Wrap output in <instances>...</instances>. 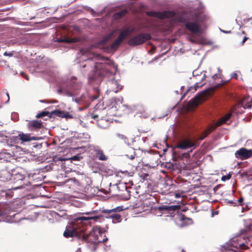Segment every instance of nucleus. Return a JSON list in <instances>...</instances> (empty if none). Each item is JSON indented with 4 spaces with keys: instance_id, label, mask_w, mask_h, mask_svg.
Listing matches in <instances>:
<instances>
[{
    "instance_id": "obj_1",
    "label": "nucleus",
    "mask_w": 252,
    "mask_h": 252,
    "mask_svg": "<svg viewBox=\"0 0 252 252\" xmlns=\"http://www.w3.org/2000/svg\"><path fill=\"white\" fill-rule=\"evenodd\" d=\"M209 19L208 15L199 11H190L186 15H182L179 18V21L185 24L186 28L193 33L200 32L201 27L199 23L207 21Z\"/></svg>"
},
{
    "instance_id": "obj_2",
    "label": "nucleus",
    "mask_w": 252,
    "mask_h": 252,
    "mask_svg": "<svg viewBox=\"0 0 252 252\" xmlns=\"http://www.w3.org/2000/svg\"><path fill=\"white\" fill-rule=\"evenodd\" d=\"M99 219L98 216L81 217L75 218L71 223L66 226L63 234V236L66 238L76 237L79 239L81 233L89 226L88 221L90 220H96Z\"/></svg>"
},
{
    "instance_id": "obj_3",
    "label": "nucleus",
    "mask_w": 252,
    "mask_h": 252,
    "mask_svg": "<svg viewBox=\"0 0 252 252\" xmlns=\"http://www.w3.org/2000/svg\"><path fill=\"white\" fill-rule=\"evenodd\" d=\"M87 228L83 231L79 236V239L92 246L93 251H94L97 244L101 242H105L108 240L107 238H102L103 233L100 227L94 228L89 233L86 232Z\"/></svg>"
},
{
    "instance_id": "obj_4",
    "label": "nucleus",
    "mask_w": 252,
    "mask_h": 252,
    "mask_svg": "<svg viewBox=\"0 0 252 252\" xmlns=\"http://www.w3.org/2000/svg\"><path fill=\"white\" fill-rule=\"evenodd\" d=\"M226 82H223L222 83H218L199 93L189 101V105L190 107L191 108L196 107L202 101L206 100L208 96L212 95L217 89L221 87Z\"/></svg>"
},
{
    "instance_id": "obj_5",
    "label": "nucleus",
    "mask_w": 252,
    "mask_h": 252,
    "mask_svg": "<svg viewBox=\"0 0 252 252\" xmlns=\"http://www.w3.org/2000/svg\"><path fill=\"white\" fill-rule=\"evenodd\" d=\"M151 38V36L149 33L144 32L141 33L131 38L128 40V44L131 46L139 45L149 40Z\"/></svg>"
},
{
    "instance_id": "obj_6",
    "label": "nucleus",
    "mask_w": 252,
    "mask_h": 252,
    "mask_svg": "<svg viewBox=\"0 0 252 252\" xmlns=\"http://www.w3.org/2000/svg\"><path fill=\"white\" fill-rule=\"evenodd\" d=\"M197 144L195 141H193L189 137H186L179 141L175 146V148L182 150H186L190 148H193V149H194L197 147Z\"/></svg>"
},
{
    "instance_id": "obj_7",
    "label": "nucleus",
    "mask_w": 252,
    "mask_h": 252,
    "mask_svg": "<svg viewBox=\"0 0 252 252\" xmlns=\"http://www.w3.org/2000/svg\"><path fill=\"white\" fill-rule=\"evenodd\" d=\"M146 14L149 16L156 17L160 19L173 18L176 15L174 11H164L163 12L151 11L147 12Z\"/></svg>"
},
{
    "instance_id": "obj_8",
    "label": "nucleus",
    "mask_w": 252,
    "mask_h": 252,
    "mask_svg": "<svg viewBox=\"0 0 252 252\" xmlns=\"http://www.w3.org/2000/svg\"><path fill=\"white\" fill-rule=\"evenodd\" d=\"M244 108H251L252 106V99L250 96H247L243 98L240 104H237L233 108V112L237 114L241 113V112L239 110L241 108V107Z\"/></svg>"
},
{
    "instance_id": "obj_9",
    "label": "nucleus",
    "mask_w": 252,
    "mask_h": 252,
    "mask_svg": "<svg viewBox=\"0 0 252 252\" xmlns=\"http://www.w3.org/2000/svg\"><path fill=\"white\" fill-rule=\"evenodd\" d=\"M123 206H119L115 208L110 210H103L102 212L105 214H110L109 217L113 219V220H116L117 222H120L122 220L121 216L117 214V212H119L124 210Z\"/></svg>"
},
{
    "instance_id": "obj_10",
    "label": "nucleus",
    "mask_w": 252,
    "mask_h": 252,
    "mask_svg": "<svg viewBox=\"0 0 252 252\" xmlns=\"http://www.w3.org/2000/svg\"><path fill=\"white\" fill-rule=\"evenodd\" d=\"M235 157L241 160L247 159L252 156V150H248L244 148H240L235 153Z\"/></svg>"
},
{
    "instance_id": "obj_11",
    "label": "nucleus",
    "mask_w": 252,
    "mask_h": 252,
    "mask_svg": "<svg viewBox=\"0 0 252 252\" xmlns=\"http://www.w3.org/2000/svg\"><path fill=\"white\" fill-rule=\"evenodd\" d=\"M244 239L242 236L236 237L231 241V245L237 249L246 250L248 247L244 244Z\"/></svg>"
},
{
    "instance_id": "obj_12",
    "label": "nucleus",
    "mask_w": 252,
    "mask_h": 252,
    "mask_svg": "<svg viewBox=\"0 0 252 252\" xmlns=\"http://www.w3.org/2000/svg\"><path fill=\"white\" fill-rule=\"evenodd\" d=\"M180 209L181 206L180 205H162L158 207V210L162 213L166 212L171 215L174 214L175 211L179 210Z\"/></svg>"
},
{
    "instance_id": "obj_13",
    "label": "nucleus",
    "mask_w": 252,
    "mask_h": 252,
    "mask_svg": "<svg viewBox=\"0 0 252 252\" xmlns=\"http://www.w3.org/2000/svg\"><path fill=\"white\" fill-rule=\"evenodd\" d=\"M50 115H52V116L54 115L60 118H65L66 119L73 118V116L70 114L69 112L64 111H61L58 109L53 111L51 113Z\"/></svg>"
},
{
    "instance_id": "obj_14",
    "label": "nucleus",
    "mask_w": 252,
    "mask_h": 252,
    "mask_svg": "<svg viewBox=\"0 0 252 252\" xmlns=\"http://www.w3.org/2000/svg\"><path fill=\"white\" fill-rule=\"evenodd\" d=\"M217 127L215 124L209 125L207 128L201 133V134L198 138V140H203L204 138L207 137L208 136V135L210 134L212 131L215 130Z\"/></svg>"
},
{
    "instance_id": "obj_15",
    "label": "nucleus",
    "mask_w": 252,
    "mask_h": 252,
    "mask_svg": "<svg viewBox=\"0 0 252 252\" xmlns=\"http://www.w3.org/2000/svg\"><path fill=\"white\" fill-rule=\"evenodd\" d=\"M109 89L107 91L110 92L117 93L122 89V86L119 85L115 80L109 81L108 82Z\"/></svg>"
},
{
    "instance_id": "obj_16",
    "label": "nucleus",
    "mask_w": 252,
    "mask_h": 252,
    "mask_svg": "<svg viewBox=\"0 0 252 252\" xmlns=\"http://www.w3.org/2000/svg\"><path fill=\"white\" fill-rule=\"evenodd\" d=\"M41 121L32 120L30 121L28 124V127L31 130H37L42 127Z\"/></svg>"
},
{
    "instance_id": "obj_17",
    "label": "nucleus",
    "mask_w": 252,
    "mask_h": 252,
    "mask_svg": "<svg viewBox=\"0 0 252 252\" xmlns=\"http://www.w3.org/2000/svg\"><path fill=\"white\" fill-rule=\"evenodd\" d=\"M19 134L22 144H24L26 142H30L32 140H35L36 139L35 137L31 136V134L30 133H24L20 132Z\"/></svg>"
},
{
    "instance_id": "obj_18",
    "label": "nucleus",
    "mask_w": 252,
    "mask_h": 252,
    "mask_svg": "<svg viewBox=\"0 0 252 252\" xmlns=\"http://www.w3.org/2000/svg\"><path fill=\"white\" fill-rule=\"evenodd\" d=\"M94 152L95 153L96 158L99 160L102 161H105L107 160L108 157L104 154L103 151L100 148L98 147L95 148L94 149Z\"/></svg>"
},
{
    "instance_id": "obj_19",
    "label": "nucleus",
    "mask_w": 252,
    "mask_h": 252,
    "mask_svg": "<svg viewBox=\"0 0 252 252\" xmlns=\"http://www.w3.org/2000/svg\"><path fill=\"white\" fill-rule=\"evenodd\" d=\"M132 32V29L129 28H126L124 30L122 31L118 37L117 38L121 42L125 39L131 32Z\"/></svg>"
},
{
    "instance_id": "obj_20",
    "label": "nucleus",
    "mask_w": 252,
    "mask_h": 252,
    "mask_svg": "<svg viewBox=\"0 0 252 252\" xmlns=\"http://www.w3.org/2000/svg\"><path fill=\"white\" fill-rule=\"evenodd\" d=\"M111 122L106 119L102 118L98 120L97 122V126L103 129H106L109 127Z\"/></svg>"
},
{
    "instance_id": "obj_21",
    "label": "nucleus",
    "mask_w": 252,
    "mask_h": 252,
    "mask_svg": "<svg viewBox=\"0 0 252 252\" xmlns=\"http://www.w3.org/2000/svg\"><path fill=\"white\" fill-rule=\"evenodd\" d=\"M124 190L121 191L119 195L122 199L126 200L129 199L130 197V191L128 190L126 186H124Z\"/></svg>"
},
{
    "instance_id": "obj_22",
    "label": "nucleus",
    "mask_w": 252,
    "mask_h": 252,
    "mask_svg": "<svg viewBox=\"0 0 252 252\" xmlns=\"http://www.w3.org/2000/svg\"><path fill=\"white\" fill-rule=\"evenodd\" d=\"M232 116L231 113H228L224 117H223L220 120L217 121V122L215 124L217 127L220 126L222 124L226 123L227 121H228Z\"/></svg>"
},
{
    "instance_id": "obj_23",
    "label": "nucleus",
    "mask_w": 252,
    "mask_h": 252,
    "mask_svg": "<svg viewBox=\"0 0 252 252\" xmlns=\"http://www.w3.org/2000/svg\"><path fill=\"white\" fill-rule=\"evenodd\" d=\"M127 13V10L124 9L115 13L113 17L115 19H119Z\"/></svg>"
},
{
    "instance_id": "obj_24",
    "label": "nucleus",
    "mask_w": 252,
    "mask_h": 252,
    "mask_svg": "<svg viewBox=\"0 0 252 252\" xmlns=\"http://www.w3.org/2000/svg\"><path fill=\"white\" fill-rule=\"evenodd\" d=\"M25 175L21 173H18L17 174H15L14 175L13 180L14 182L16 183L19 181H23L25 179Z\"/></svg>"
},
{
    "instance_id": "obj_25",
    "label": "nucleus",
    "mask_w": 252,
    "mask_h": 252,
    "mask_svg": "<svg viewBox=\"0 0 252 252\" xmlns=\"http://www.w3.org/2000/svg\"><path fill=\"white\" fill-rule=\"evenodd\" d=\"M20 137V134L19 133L17 136H13L11 138V142H13L15 144H22Z\"/></svg>"
},
{
    "instance_id": "obj_26",
    "label": "nucleus",
    "mask_w": 252,
    "mask_h": 252,
    "mask_svg": "<svg viewBox=\"0 0 252 252\" xmlns=\"http://www.w3.org/2000/svg\"><path fill=\"white\" fill-rule=\"evenodd\" d=\"M121 43L122 42L117 38L111 45V49L113 50L117 49Z\"/></svg>"
},
{
    "instance_id": "obj_27",
    "label": "nucleus",
    "mask_w": 252,
    "mask_h": 252,
    "mask_svg": "<svg viewBox=\"0 0 252 252\" xmlns=\"http://www.w3.org/2000/svg\"><path fill=\"white\" fill-rule=\"evenodd\" d=\"M50 114H51V113H49V112L42 111L41 112L38 113L37 114V115L36 116V117L37 118H42L46 116H49V117L51 118L52 117V116L50 115Z\"/></svg>"
},
{
    "instance_id": "obj_28",
    "label": "nucleus",
    "mask_w": 252,
    "mask_h": 252,
    "mask_svg": "<svg viewBox=\"0 0 252 252\" xmlns=\"http://www.w3.org/2000/svg\"><path fill=\"white\" fill-rule=\"evenodd\" d=\"M130 154H126V156L131 160H133L135 158V154L133 149H130Z\"/></svg>"
},
{
    "instance_id": "obj_29",
    "label": "nucleus",
    "mask_w": 252,
    "mask_h": 252,
    "mask_svg": "<svg viewBox=\"0 0 252 252\" xmlns=\"http://www.w3.org/2000/svg\"><path fill=\"white\" fill-rule=\"evenodd\" d=\"M20 150L22 152H24V151L21 150V148L20 147H16V151L14 153H14V157H16V159L17 158H21V157H18V155H17V152H19L20 151Z\"/></svg>"
},
{
    "instance_id": "obj_30",
    "label": "nucleus",
    "mask_w": 252,
    "mask_h": 252,
    "mask_svg": "<svg viewBox=\"0 0 252 252\" xmlns=\"http://www.w3.org/2000/svg\"><path fill=\"white\" fill-rule=\"evenodd\" d=\"M96 92L97 93L96 94H94V95H93L92 96H91V98L92 99V100H95V99H96L97 98H98L99 96V91L96 89Z\"/></svg>"
},
{
    "instance_id": "obj_31",
    "label": "nucleus",
    "mask_w": 252,
    "mask_h": 252,
    "mask_svg": "<svg viewBox=\"0 0 252 252\" xmlns=\"http://www.w3.org/2000/svg\"><path fill=\"white\" fill-rule=\"evenodd\" d=\"M231 177V175L230 174H228L227 175L223 176L221 177V180L223 181H225L226 180H229Z\"/></svg>"
},
{
    "instance_id": "obj_32",
    "label": "nucleus",
    "mask_w": 252,
    "mask_h": 252,
    "mask_svg": "<svg viewBox=\"0 0 252 252\" xmlns=\"http://www.w3.org/2000/svg\"><path fill=\"white\" fill-rule=\"evenodd\" d=\"M243 202L244 198L241 197L238 200H237V202H235V204H236L238 203L240 205L242 206L244 204Z\"/></svg>"
},
{
    "instance_id": "obj_33",
    "label": "nucleus",
    "mask_w": 252,
    "mask_h": 252,
    "mask_svg": "<svg viewBox=\"0 0 252 252\" xmlns=\"http://www.w3.org/2000/svg\"><path fill=\"white\" fill-rule=\"evenodd\" d=\"M54 160L55 161H63L64 160V159L62 158H59V157H55L54 158H53Z\"/></svg>"
},
{
    "instance_id": "obj_34",
    "label": "nucleus",
    "mask_w": 252,
    "mask_h": 252,
    "mask_svg": "<svg viewBox=\"0 0 252 252\" xmlns=\"http://www.w3.org/2000/svg\"><path fill=\"white\" fill-rule=\"evenodd\" d=\"M21 75L24 77V78H25L27 80H29V76L27 74H26V73H24L23 72H22L21 73Z\"/></svg>"
},
{
    "instance_id": "obj_35",
    "label": "nucleus",
    "mask_w": 252,
    "mask_h": 252,
    "mask_svg": "<svg viewBox=\"0 0 252 252\" xmlns=\"http://www.w3.org/2000/svg\"><path fill=\"white\" fill-rule=\"evenodd\" d=\"M192 91V92H193H193H194L195 91H196V88H195V87H193H193H190L189 89L188 90V91L186 92V94H186L187 93H188L189 92V91Z\"/></svg>"
},
{
    "instance_id": "obj_36",
    "label": "nucleus",
    "mask_w": 252,
    "mask_h": 252,
    "mask_svg": "<svg viewBox=\"0 0 252 252\" xmlns=\"http://www.w3.org/2000/svg\"><path fill=\"white\" fill-rule=\"evenodd\" d=\"M119 173H122V174H124L125 176H129L130 173H129L126 170V171H120Z\"/></svg>"
},
{
    "instance_id": "obj_37",
    "label": "nucleus",
    "mask_w": 252,
    "mask_h": 252,
    "mask_svg": "<svg viewBox=\"0 0 252 252\" xmlns=\"http://www.w3.org/2000/svg\"><path fill=\"white\" fill-rule=\"evenodd\" d=\"M3 55L4 56H9V57H11L13 56V54L11 52H5L3 54Z\"/></svg>"
},
{
    "instance_id": "obj_38",
    "label": "nucleus",
    "mask_w": 252,
    "mask_h": 252,
    "mask_svg": "<svg viewBox=\"0 0 252 252\" xmlns=\"http://www.w3.org/2000/svg\"><path fill=\"white\" fill-rule=\"evenodd\" d=\"M248 38L247 37V36H245L243 39V40L242 41V45H243L244 44V43L248 40Z\"/></svg>"
},
{
    "instance_id": "obj_39",
    "label": "nucleus",
    "mask_w": 252,
    "mask_h": 252,
    "mask_svg": "<svg viewBox=\"0 0 252 252\" xmlns=\"http://www.w3.org/2000/svg\"><path fill=\"white\" fill-rule=\"evenodd\" d=\"M231 78H234L235 79H237L238 76L236 73H233L231 75Z\"/></svg>"
},
{
    "instance_id": "obj_40",
    "label": "nucleus",
    "mask_w": 252,
    "mask_h": 252,
    "mask_svg": "<svg viewBox=\"0 0 252 252\" xmlns=\"http://www.w3.org/2000/svg\"><path fill=\"white\" fill-rule=\"evenodd\" d=\"M97 213V212L96 211H93L92 212H90V213H86L87 214H96V213Z\"/></svg>"
},
{
    "instance_id": "obj_41",
    "label": "nucleus",
    "mask_w": 252,
    "mask_h": 252,
    "mask_svg": "<svg viewBox=\"0 0 252 252\" xmlns=\"http://www.w3.org/2000/svg\"><path fill=\"white\" fill-rule=\"evenodd\" d=\"M189 40H190V41L191 43H196V41L194 39H193L190 38Z\"/></svg>"
},
{
    "instance_id": "obj_42",
    "label": "nucleus",
    "mask_w": 252,
    "mask_h": 252,
    "mask_svg": "<svg viewBox=\"0 0 252 252\" xmlns=\"http://www.w3.org/2000/svg\"><path fill=\"white\" fill-rule=\"evenodd\" d=\"M217 77H218V75H217V74L214 75L213 76V78L214 79H217Z\"/></svg>"
},
{
    "instance_id": "obj_43",
    "label": "nucleus",
    "mask_w": 252,
    "mask_h": 252,
    "mask_svg": "<svg viewBox=\"0 0 252 252\" xmlns=\"http://www.w3.org/2000/svg\"><path fill=\"white\" fill-rule=\"evenodd\" d=\"M3 215V212L0 210V217L2 216Z\"/></svg>"
},
{
    "instance_id": "obj_44",
    "label": "nucleus",
    "mask_w": 252,
    "mask_h": 252,
    "mask_svg": "<svg viewBox=\"0 0 252 252\" xmlns=\"http://www.w3.org/2000/svg\"><path fill=\"white\" fill-rule=\"evenodd\" d=\"M175 197H176V198H179V197H180V194H179L178 193H176V194H175Z\"/></svg>"
},
{
    "instance_id": "obj_45",
    "label": "nucleus",
    "mask_w": 252,
    "mask_h": 252,
    "mask_svg": "<svg viewBox=\"0 0 252 252\" xmlns=\"http://www.w3.org/2000/svg\"><path fill=\"white\" fill-rule=\"evenodd\" d=\"M185 219H186V217L184 215H183L182 217V220H184Z\"/></svg>"
},
{
    "instance_id": "obj_46",
    "label": "nucleus",
    "mask_w": 252,
    "mask_h": 252,
    "mask_svg": "<svg viewBox=\"0 0 252 252\" xmlns=\"http://www.w3.org/2000/svg\"><path fill=\"white\" fill-rule=\"evenodd\" d=\"M98 117V116L97 115H94L93 116V118L95 119L96 118H97Z\"/></svg>"
},
{
    "instance_id": "obj_47",
    "label": "nucleus",
    "mask_w": 252,
    "mask_h": 252,
    "mask_svg": "<svg viewBox=\"0 0 252 252\" xmlns=\"http://www.w3.org/2000/svg\"><path fill=\"white\" fill-rule=\"evenodd\" d=\"M106 40H103L102 41V42L104 43L105 42H106Z\"/></svg>"
},
{
    "instance_id": "obj_48",
    "label": "nucleus",
    "mask_w": 252,
    "mask_h": 252,
    "mask_svg": "<svg viewBox=\"0 0 252 252\" xmlns=\"http://www.w3.org/2000/svg\"><path fill=\"white\" fill-rule=\"evenodd\" d=\"M73 158V159H76V156L74 157Z\"/></svg>"
},
{
    "instance_id": "obj_49",
    "label": "nucleus",
    "mask_w": 252,
    "mask_h": 252,
    "mask_svg": "<svg viewBox=\"0 0 252 252\" xmlns=\"http://www.w3.org/2000/svg\"><path fill=\"white\" fill-rule=\"evenodd\" d=\"M7 95L8 96V99H9V94H7Z\"/></svg>"
},
{
    "instance_id": "obj_50",
    "label": "nucleus",
    "mask_w": 252,
    "mask_h": 252,
    "mask_svg": "<svg viewBox=\"0 0 252 252\" xmlns=\"http://www.w3.org/2000/svg\"><path fill=\"white\" fill-rule=\"evenodd\" d=\"M242 33H243V34H245V32H244V31H243V32H242Z\"/></svg>"
},
{
    "instance_id": "obj_51",
    "label": "nucleus",
    "mask_w": 252,
    "mask_h": 252,
    "mask_svg": "<svg viewBox=\"0 0 252 252\" xmlns=\"http://www.w3.org/2000/svg\"><path fill=\"white\" fill-rule=\"evenodd\" d=\"M74 41H74V40H72V41H71V42H74Z\"/></svg>"
}]
</instances>
